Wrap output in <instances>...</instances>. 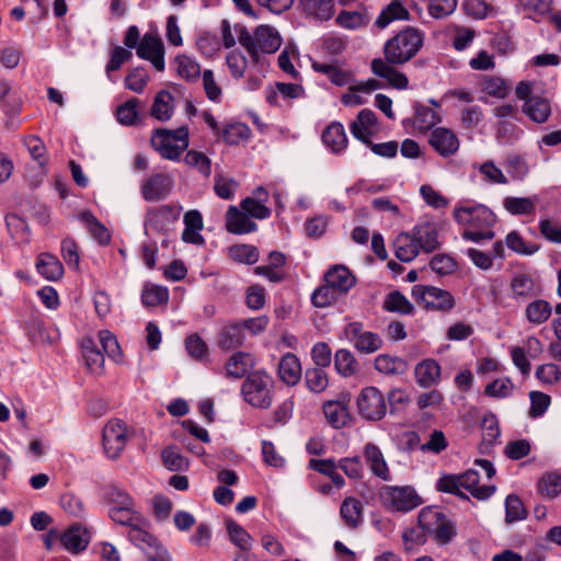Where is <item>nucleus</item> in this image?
<instances>
[{
	"instance_id": "obj_1",
	"label": "nucleus",
	"mask_w": 561,
	"mask_h": 561,
	"mask_svg": "<svg viewBox=\"0 0 561 561\" xmlns=\"http://www.w3.org/2000/svg\"><path fill=\"white\" fill-rule=\"evenodd\" d=\"M454 218L459 225L467 227L462 233L465 240L480 242L494 238V232L491 228L495 224V216L484 205L457 206L454 209Z\"/></svg>"
},
{
	"instance_id": "obj_2",
	"label": "nucleus",
	"mask_w": 561,
	"mask_h": 561,
	"mask_svg": "<svg viewBox=\"0 0 561 561\" xmlns=\"http://www.w3.org/2000/svg\"><path fill=\"white\" fill-rule=\"evenodd\" d=\"M480 476L477 470L469 469L462 474H445L437 481L436 489L439 492L454 494L468 500L461 491L465 489L478 500H486L495 492V485H479Z\"/></svg>"
},
{
	"instance_id": "obj_3",
	"label": "nucleus",
	"mask_w": 561,
	"mask_h": 561,
	"mask_svg": "<svg viewBox=\"0 0 561 561\" xmlns=\"http://www.w3.org/2000/svg\"><path fill=\"white\" fill-rule=\"evenodd\" d=\"M423 34L407 26L385 44V58L389 64L403 65L411 60L423 46Z\"/></svg>"
},
{
	"instance_id": "obj_4",
	"label": "nucleus",
	"mask_w": 561,
	"mask_h": 561,
	"mask_svg": "<svg viewBox=\"0 0 561 561\" xmlns=\"http://www.w3.org/2000/svg\"><path fill=\"white\" fill-rule=\"evenodd\" d=\"M273 390L274 380L263 370L250 373L241 386L244 401L257 409H268L272 405Z\"/></svg>"
},
{
	"instance_id": "obj_5",
	"label": "nucleus",
	"mask_w": 561,
	"mask_h": 561,
	"mask_svg": "<svg viewBox=\"0 0 561 561\" xmlns=\"http://www.w3.org/2000/svg\"><path fill=\"white\" fill-rule=\"evenodd\" d=\"M417 522L420 528L438 545H447L457 534L455 524L438 507L422 508Z\"/></svg>"
},
{
	"instance_id": "obj_6",
	"label": "nucleus",
	"mask_w": 561,
	"mask_h": 561,
	"mask_svg": "<svg viewBox=\"0 0 561 561\" xmlns=\"http://www.w3.org/2000/svg\"><path fill=\"white\" fill-rule=\"evenodd\" d=\"M151 144L162 158L179 161L182 152L188 147V128L180 127L175 130L158 128L153 133Z\"/></svg>"
},
{
	"instance_id": "obj_7",
	"label": "nucleus",
	"mask_w": 561,
	"mask_h": 561,
	"mask_svg": "<svg viewBox=\"0 0 561 561\" xmlns=\"http://www.w3.org/2000/svg\"><path fill=\"white\" fill-rule=\"evenodd\" d=\"M517 99L524 101L523 113L535 123L542 124L548 121L551 115L550 101L541 95L533 94L531 83L520 81L515 90Z\"/></svg>"
},
{
	"instance_id": "obj_8",
	"label": "nucleus",
	"mask_w": 561,
	"mask_h": 561,
	"mask_svg": "<svg viewBox=\"0 0 561 561\" xmlns=\"http://www.w3.org/2000/svg\"><path fill=\"white\" fill-rule=\"evenodd\" d=\"M380 499L389 511L397 513H408L422 504L421 496L410 485H385Z\"/></svg>"
},
{
	"instance_id": "obj_9",
	"label": "nucleus",
	"mask_w": 561,
	"mask_h": 561,
	"mask_svg": "<svg viewBox=\"0 0 561 561\" xmlns=\"http://www.w3.org/2000/svg\"><path fill=\"white\" fill-rule=\"evenodd\" d=\"M411 294L426 310L448 312L456 305L454 296L448 290L434 286L415 285Z\"/></svg>"
},
{
	"instance_id": "obj_10",
	"label": "nucleus",
	"mask_w": 561,
	"mask_h": 561,
	"mask_svg": "<svg viewBox=\"0 0 561 561\" xmlns=\"http://www.w3.org/2000/svg\"><path fill=\"white\" fill-rule=\"evenodd\" d=\"M359 415L367 421H379L387 413V402L382 392L374 386L360 390L356 399Z\"/></svg>"
},
{
	"instance_id": "obj_11",
	"label": "nucleus",
	"mask_w": 561,
	"mask_h": 561,
	"mask_svg": "<svg viewBox=\"0 0 561 561\" xmlns=\"http://www.w3.org/2000/svg\"><path fill=\"white\" fill-rule=\"evenodd\" d=\"M344 335L346 340L363 354H371L382 347V339L380 335L371 331H366L364 324L358 321L346 324Z\"/></svg>"
},
{
	"instance_id": "obj_12",
	"label": "nucleus",
	"mask_w": 561,
	"mask_h": 561,
	"mask_svg": "<svg viewBox=\"0 0 561 561\" xmlns=\"http://www.w3.org/2000/svg\"><path fill=\"white\" fill-rule=\"evenodd\" d=\"M129 438L128 427L124 421L110 420L102 433L103 447L110 458H117L126 447Z\"/></svg>"
},
{
	"instance_id": "obj_13",
	"label": "nucleus",
	"mask_w": 561,
	"mask_h": 561,
	"mask_svg": "<svg viewBox=\"0 0 561 561\" xmlns=\"http://www.w3.org/2000/svg\"><path fill=\"white\" fill-rule=\"evenodd\" d=\"M174 186V180L169 173H154L140 184V194L146 202L165 199Z\"/></svg>"
},
{
	"instance_id": "obj_14",
	"label": "nucleus",
	"mask_w": 561,
	"mask_h": 561,
	"mask_svg": "<svg viewBox=\"0 0 561 561\" xmlns=\"http://www.w3.org/2000/svg\"><path fill=\"white\" fill-rule=\"evenodd\" d=\"M428 144L444 159L454 157L460 148L458 136L446 127L433 128L428 136Z\"/></svg>"
},
{
	"instance_id": "obj_15",
	"label": "nucleus",
	"mask_w": 561,
	"mask_h": 561,
	"mask_svg": "<svg viewBox=\"0 0 561 561\" xmlns=\"http://www.w3.org/2000/svg\"><path fill=\"white\" fill-rule=\"evenodd\" d=\"M136 51L138 57L150 61L156 70H164V45L158 34L146 33Z\"/></svg>"
},
{
	"instance_id": "obj_16",
	"label": "nucleus",
	"mask_w": 561,
	"mask_h": 561,
	"mask_svg": "<svg viewBox=\"0 0 561 561\" xmlns=\"http://www.w3.org/2000/svg\"><path fill=\"white\" fill-rule=\"evenodd\" d=\"M181 210L182 207L175 205L152 208L147 213V222L157 231H168L178 221Z\"/></svg>"
},
{
	"instance_id": "obj_17",
	"label": "nucleus",
	"mask_w": 561,
	"mask_h": 561,
	"mask_svg": "<svg viewBox=\"0 0 561 561\" xmlns=\"http://www.w3.org/2000/svg\"><path fill=\"white\" fill-rule=\"evenodd\" d=\"M363 457L373 476L382 481H390L391 473L381 449L374 443H366L363 447Z\"/></svg>"
},
{
	"instance_id": "obj_18",
	"label": "nucleus",
	"mask_w": 561,
	"mask_h": 561,
	"mask_svg": "<svg viewBox=\"0 0 561 561\" xmlns=\"http://www.w3.org/2000/svg\"><path fill=\"white\" fill-rule=\"evenodd\" d=\"M510 288L512 297L519 302H526L540 295V286L525 273L515 275L510 283Z\"/></svg>"
},
{
	"instance_id": "obj_19",
	"label": "nucleus",
	"mask_w": 561,
	"mask_h": 561,
	"mask_svg": "<svg viewBox=\"0 0 561 561\" xmlns=\"http://www.w3.org/2000/svg\"><path fill=\"white\" fill-rule=\"evenodd\" d=\"M245 333L239 321H231L222 325L217 334V345L222 351H231L243 345Z\"/></svg>"
},
{
	"instance_id": "obj_20",
	"label": "nucleus",
	"mask_w": 561,
	"mask_h": 561,
	"mask_svg": "<svg viewBox=\"0 0 561 561\" xmlns=\"http://www.w3.org/2000/svg\"><path fill=\"white\" fill-rule=\"evenodd\" d=\"M226 229L233 234H245L255 231L257 225L244 211L229 206L226 211Z\"/></svg>"
},
{
	"instance_id": "obj_21",
	"label": "nucleus",
	"mask_w": 561,
	"mask_h": 561,
	"mask_svg": "<svg viewBox=\"0 0 561 561\" xmlns=\"http://www.w3.org/2000/svg\"><path fill=\"white\" fill-rule=\"evenodd\" d=\"M376 123V114L369 108H364L357 114L356 119L351 123L350 130L352 135L363 144H370L373 127Z\"/></svg>"
},
{
	"instance_id": "obj_22",
	"label": "nucleus",
	"mask_w": 561,
	"mask_h": 561,
	"mask_svg": "<svg viewBox=\"0 0 561 561\" xmlns=\"http://www.w3.org/2000/svg\"><path fill=\"white\" fill-rule=\"evenodd\" d=\"M322 410L327 422L334 428H343L351 422L347 402L343 400L327 401Z\"/></svg>"
},
{
	"instance_id": "obj_23",
	"label": "nucleus",
	"mask_w": 561,
	"mask_h": 561,
	"mask_svg": "<svg viewBox=\"0 0 561 561\" xmlns=\"http://www.w3.org/2000/svg\"><path fill=\"white\" fill-rule=\"evenodd\" d=\"M387 60L375 58L371 61V71L377 77L386 79L396 89H405L409 84L407 76L391 66Z\"/></svg>"
},
{
	"instance_id": "obj_24",
	"label": "nucleus",
	"mask_w": 561,
	"mask_h": 561,
	"mask_svg": "<svg viewBox=\"0 0 561 561\" xmlns=\"http://www.w3.org/2000/svg\"><path fill=\"white\" fill-rule=\"evenodd\" d=\"M324 282L343 296L355 285L356 278L344 265H335L325 273Z\"/></svg>"
},
{
	"instance_id": "obj_25",
	"label": "nucleus",
	"mask_w": 561,
	"mask_h": 561,
	"mask_svg": "<svg viewBox=\"0 0 561 561\" xmlns=\"http://www.w3.org/2000/svg\"><path fill=\"white\" fill-rule=\"evenodd\" d=\"M90 541V536L87 529L78 524H73L66 531L61 534L60 543L62 547L71 552L79 553L83 551Z\"/></svg>"
},
{
	"instance_id": "obj_26",
	"label": "nucleus",
	"mask_w": 561,
	"mask_h": 561,
	"mask_svg": "<svg viewBox=\"0 0 561 561\" xmlns=\"http://www.w3.org/2000/svg\"><path fill=\"white\" fill-rule=\"evenodd\" d=\"M255 365L254 356L247 352H236L232 354L226 365L225 371L227 377L240 379L252 369Z\"/></svg>"
},
{
	"instance_id": "obj_27",
	"label": "nucleus",
	"mask_w": 561,
	"mask_h": 561,
	"mask_svg": "<svg viewBox=\"0 0 561 561\" xmlns=\"http://www.w3.org/2000/svg\"><path fill=\"white\" fill-rule=\"evenodd\" d=\"M257 53L274 54L278 50L282 44L279 33L270 25H259L255 28Z\"/></svg>"
},
{
	"instance_id": "obj_28",
	"label": "nucleus",
	"mask_w": 561,
	"mask_h": 561,
	"mask_svg": "<svg viewBox=\"0 0 561 561\" xmlns=\"http://www.w3.org/2000/svg\"><path fill=\"white\" fill-rule=\"evenodd\" d=\"M415 380L422 388H430L440 380V366L434 359H424L415 366Z\"/></svg>"
},
{
	"instance_id": "obj_29",
	"label": "nucleus",
	"mask_w": 561,
	"mask_h": 561,
	"mask_svg": "<svg viewBox=\"0 0 561 561\" xmlns=\"http://www.w3.org/2000/svg\"><path fill=\"white\" fill-rule=\"evenodd\" d=\"M278 376L288 386H295L301 378V365L293 353L284 355L278 364Z\"/></svg>"
},
{
	"instance_id": "obj_30",
	"label": "nucleus",
	"mask_w": 561,
	"mask_h": 561,
	"mask_svg": "<svg viewBox=\"0 0 561 561\" xmlns=\"http://www.w3.org/2000/svg\"><path fill=\"white\" fill-rule=\"evenodd\" d=\"M340 514L348 528L356 529L363 523V504L358 499L347 496L341 504Z\"/></svg>"
},
{
	"instance_id": "obj_31",
	"label": "nucleus",
	"mask_w": 561,
	"mask_h": 561,
	"mask_svg": "<svg viewBox=\"0 0 561 561\" xmlns=\"http://www.w3.org/2000/svg\"><path fill=\"white\" fill-rule=\"evenodd\" d=\"M412 236L415 238L420 251L431 253L438 248L437 229L431 224L416 226L412 231Z\"/></svg>"
},
{
	"instance_id": "obj_32",
	"label": "nucleus",
	"mask_w": 561,
	"mask_h": 561,
	"mask_svg": "<svg viewBox=\"0 0 561 561\" xmlns=\"http://www.w3.org/2000/svg\"><path fill=\"white\" fill-rule=\"evenodd\" d=\"M323 144L333 152H341L346 148L347 137L341 123H331L322 133Z\"/></svg>"
},
{
	"instance_id": "obj_33",
	"label": "nucleus",
	"mask_w": 561,
	"mask_h": 561,
	"mask_svg": "<svg viewBox=\"0 0 561 561\" xmlns=\"http://www.w3.org/2000/svg\"><path fill=\"white\" fill-rule=\"evenodd\" d=\"M174 111L173 96L167 90L159 91L154 99L150 110V115L160 122L169 121Z\"/></svg>"
},
{
	"instance_id": "obj_34",
	"label": "nucleus",
	"mask_w": 561,
	"mask_h": 561,
	"mask_svg": "<svg viewBox=\"0 0 561 561\" xmlns=\"http://www.w3.org/2000/svg\"><path fill=\"white\" fill-rule=\"evenodd\" d=\"M397 259L401 262H411L421 252L412 233H400L393 241Z\"/></svg>"
},
{
	"instance_id": "obj_35",
	"label": "nucleus",
	"mask_w": 561,
	"mask_h": 561,
	"mask_svg": "<svg viewBox=\"0 0 561 561\" xmlns=\"http://www.w3.org/2000/svg\"><path fill=\"white\" fill-rule=\"evenodd\" d=\"M147 522L142 517L134 524L128 531V539L133 545L146 551L157 545L158 538L146 529Z\"/></svg>"
},
{
	"instance_id": "obj_36",
	"label": "nucleus",
	"mask_w": 561,
	"mask_h": 561,
	"mask_svg": "<svg viewBox=\"0 0 561 561\" xmlns=\"http://www.w3.org/2000/svg\"><path fill=\"white\" fill-rule=\"evenodd\" d=\"M37 272L48 280H57L64 274L60 261L48 253H42L36 262Z\"/></svg>"
},
{
	"instance_id": "obj_37",
	"label": "nucleus",
	"mask_w": 561,
	"mask_h": 561,
	"mask_svg": "<svg viewBox=\"0 0 561 561\" xmlns=\"http://www.w3.org/2000/svg\"><path fill=\"white\" fill-rule=\"evenodd\" d=\"M410 13L403 7V4L398 1H391L378 15L375 21V25L382 30L387 27L392 21L396 20H409Z\"/></svg>"
},
{
	"instance_id": "obj_38",
	"label": "nucleus",
	"mask_w": 561,
	"mask_h": 561,
	"mask_svg": "<svg viewBox=\"0 0 561 561\" xmlns=\"http://www.w3.org/2000/svg\"><path fill=\"white\" fill-rule=\"evenodd\" d=\"M336 23L347 30H357L365 27L370 22V15L366 10L363 11H346L343 10L336 16Z\"/></svg>"
},
{
	"instance_id": "obj_39",
	"label": "nucleus",
	"mask_w": 561,
	"mask_h": 561,
	"mask_svg": "<svg viewBox=\"0 0 561 561\" xmlns=\"http://www.w3.org/2000/svg\"><path fill=\"white\" fill-rule=\"evenodd\" d=\"M551 305L543 299H535L526 306L525 317L533 324H542L551 316Z\"/></svg>"
},
{
	"instance_id": "obj_40",
	"label": "nucleus",
	"mask_w": 561,
	"mask_h": 561,
	"mask_svg": "<svg viewBox=\"0 0 561 561\" xmlns=\"http://www.w3.org/2000/svg\"><path fill=\"white\" fill-rule=\"evenodd\" d=\"M382 308L388 312L400 314H412L414 310L413 305L399 290H392L386 295Z\"/></svg>"
},
{
	"instance_id": "obj_41",
	"label": "nucleus",
	"mask_w": 561,
	"mask_h": 561,
	"mask_svg": "<svg viewBox=\"0 0 561 561\" xmlns=\"http://www.w3.org/2000/svg\"><path fill=\"white\" fill-rule=\"evenodd\" d=\"M304 11L319 21H327L333 15V0H300Z\"/></svg>"
},
{
	"instance_id": "obj_42",
	"label": "nucleus",
	"mask_w": 561,
	"mask_h": 561,
	"mask_svg": "<svg viewBox=\"0 0 561 561\" xmlns=\"http://www.w3.org/2000/svg\"><path fill=\"white\" fill-rule=\"evenodd\" d=\"M440 122L439 114L423 104L414 105V125L419 130L427 131Z\"/></svg>"
},
{
	"instance_id": "obj_43",
	"label": "nucleus",
	"mask_w": 561,
	"mask_h": 561,
	"mask_svg": "<svg viewBox=\"0 0 561 561\" xmlns=\"http://www.w3.org/2000/svg\"><path fill=\"white\" fill-rule=\"evenodd\" d=\"M80 219L87 225L92 238L101 245H106L111 241V234L107 228L100 222L90 211H83Z\"/></svg>"
},
{
	"instance_id": "obj_44",
	"label": "nucleus",
	"mask_w": 561,
	"mask_h": 561,
	"mask_svg": "<svg viewBox=\"0 0 561 561\" xmlns=\"http://www.w3.org/2000/svg\"><path fill=\"white\" fill-rule=\"evenodd\" d=\"M334 366L336 371L343 377H351L358 371V362L348 350H337L334 355Z\"/></svg>"
},
{
	"instance_id": "obj_45",
	"label": "nucleus",
	"mask_w": 561,
	"mask_h": 561,
	"mask_svg": "<svg viewBox=\"0 0 561 561\" xmlns=\"http://www.w3.org/2000/svg\"><path fill=\"white\" fill-rule=\"evenodd\" d=\"M504 208L511 215H534L536 210V199L533 197H513L508 196L503 201Z\"/></svg>"
},
{
	"instance_id": "obj_46",
	"label": "nucleus",
	"mask_w": 561,
	"mask_h": 561,
	"mask_svg": "<svg viewBox=\"0 0 561 561\" xmlns=\"http://www.w3.org/2000/svg\"><path fill=\"white\" fill-rule=\"evenodd\" d=\"M82 355L90 371L100 374L103 370L104 355L95 347L91 339L83 341Z\"/></svg>"
},
{
	"instance_id": "obj_47",
	"label": "nucleus",
	"mask_w": 561,
	"mask_h": 561,
	"mask_svg": "<svg viewBox=\"0 0 561 561\" xmlns=\"http://www.w3.org/2000/svg\"><path fill=\"white\" fill-rule=\"evenodd\" d=\"M375 368L387 375H401L407 370V362L400 357L381 354L375 358Z\"/></svg>"
},
{
	"instance_id": "obj_48",
	"label": "nucleus",
	"mask_w": 561,
	"mask_h": 561,
	"mask_svg": "<svg viewBox=\"0 0 561 561\" xmlns=\"http://www.w3.org/2000/svg\"><path fill=\"white\" fill-rule=\"evenodd\" d=\"M110 518L118 525L131 527L136 524L142 515L135 510L134 505L111 507L108 511Z\"/></svg>"
},
{
	"instance_id": "obj_49",
	"label": "nucleus",
	"mask_w": 561,
	"mask_h": 561,
	"mask_svg": "<svg viewBox=\"0 0 561 561\" xmlns=\"http://www.w3.org/2000/svg\"><path fill=\"white\" fill-rule=\"evenodd\" d=\"M102 497L111 507L134 505L133 497L117 485L108 484L102 489Z\"/></svg>"
},
{
	"instance_id": "obj_50",
	"label": "nucleus",
	"mask_w": 561,
	"mask_h": 561,
	"mask_svg": "<svg viewBox=\"0 0 561 561\" xmlns=\"http://www.w3.org/2000/svg\"><path fill=\"white\" fill-rule=\"evenodd\" d=\"M537 490L540 495L553 499L561 493V474L550 472L543 474L537 482Z\"/></svg>"
},
{
	"instance_id": "obj_51",
	"label": "nucleus",
	"mask_w": 561,
	"mask_h": 561,
	"mask_svg": "<svg viewBox=\"0 0 561 561\" xmlns=\"http://www.w3.org/2000/svg\"><path fill=\"white\" fill-rule=\"evenodd\" d=\"M141 301L146 307L167 305L169 301V290L162 286L147 285L142 289Z\"/></svg>"
},
{
	"instance_id": "obj_52",
	"label": "nucleus",
	"mask_w": 561,
	"mask_h": 561,
	"mask_svg": "<svg viewBox=\"0 0 561 561\" xmlns=\"http://www.w3.org/2000/svg\"><path fill=\"white\" fill-rule=\"evenodd\" d=\"M312 69L325 75L335 85H345L348 82V73L334 64L312 61Z\"/></svg>"
},
{
	"instance_id": "obj_53",
	"label": "nucleus",
	"mask_w": 561,
	"mask_h": 561,
	"mask_svg": "<svg viewBox=\"0 0 561 561\" xmlns=\"http://www.w3.org/2000/svg\"><path fill=\"white\" fill-rule=\"evenodd\" d=\"M526 517L527 510L522 500L515 494L507 495L505 499V523L513 524L524 520Z\"/></svg>"
},
{
	"instance_id": "obj_54",
	"label": "nucleus",
	"mask_w": 561,
	"mask_h": 561,
	"mask_svg": "<svg viewBox=\"0 0 561 561\" xmlns=\"http://www.w3.org/2000/svg\"><path fill=\"white\" fill-rule=\"evenodd\" d=\"M229 256L238 263L251 265L257 262L260 253L252 244H234L229 248Z\"/></svg>"
},
{
	"instance_id": "obj_55",
	"label": "nucleus",
	"mask_w": 561,
	"mask_h": 561,
	"mask_svg": "<svg viewBox=\"0 0 561 561\" xmlns=\"http://www.w3.org/2000/svg\"><path fill=\"white\" fill-rule=\"evenodd\" d=\"M140 101L136 98L127 100L116 110V118L122 125H135L139 118L138 106Z\"/></svg>"
},
{
	"instance_id": "obj_56",
	"label": "nucleus",
	"mask_w": 561,
	"mask_h": 561,
	"mask_svg": "<svg viewBox=\"0 0 561 561\" xmlns=\"http://www.w3.org/2000/svg\"><path fill=\"white\" fill-rule=\"evenodd\" d=\"M226 526L230 540L241 550H249L252 545V538L249 533L233 519H227Z\"/></svg>"
},
{
	"instance_id": "obj_57",
	"label": "nucleus",
	"mask_w": 561,
	"mask_h": 561,
	"mask_svg": "<svg viewBox=\"0 0 561 561\" xmlns=\"http://www.w3.org/2000/svg\"><path fill=\"white\" fill-rule=\"evenodd\" d=\"M341 296L336 289L325 283L313 291L311 302L317 308H327L333 305Z\"/></svg>"
},
{
	"instance_id": "obj_58",
	"label": "nucleus",
	"mask_w": 561,
	"mask_h": 561,
	"mask_svg": "<svg viewBox=\"0 0 561 561\" xmlns=\"http://www.w3.org/2000/svg\"><path fill=\"white\" fill-rule=\"evenodd\" d=\"M250 136L251 129L243 123L228 124L222 130V139L228 145H237L249 139Z\"/></svg>"
},
{
	"instance_id": "obj_59",
	"label": "nucleus",
	"mask_w": 561,
	"mask_h": 561,
	"mask_svg": "<svg viewBox=\"0 0 561 561\" xmlns=\"http://www.w3.org/2000/svg\"><path fill=\"white\" fill-rule=\"evenodd\" d=\"M163 465L171 471H184L188 468V460L176 447H167L162 454Z\"/></svg>"
},
{
	"instance_id": "obj_60",
	"label": "nucleus",
	"mask_w": 561,
	"mask_h": 561,
	"mask_svg": "<svg viewBox=\"0 0 561 561\" xmlns=\"http://www.w3.org/2000/svg\"><path fill=\"white\" fill-rule=\"evenodd\" d=\"M176 71L180 77L192 80L197 79L201 75V67L193 58L187 55H179L175 57Z\"/></svg>"
},
{
	"instance_id": "obj_61",
	"label": "nucleus",
	"mask_w": 561,
	"mask_h": 561,
	"mask_svg": "<svg viewBox=\"0 0 561 561\" xmlns=\"http://www.w3.org/2000/svg\"><path fill=\"white\" fill-rule=\"evenodd\" d=\"M305 381L307 387L316 393L324 391L328 387L329 380L325 371L322 368H309L305 374Z\"/></svg>"
},
{
	"instance_id": "obj_62",
	"label": "nucleus",
	"mask_w": 561,
	"mask_h": 561,
	"mask_svg": "<svg viewBox=\"0 0 561 561\" xmlns=\"http://www.w3.org/2000/svg\"><path fill=\"white\" fill-rule=\"evenodd\" d=\"M185 348L195 360L202 362L208 356V346L197 333L185 339Z\"/></svg>"
},
{
	"instance_id": "obj_63",
	"label": "nucleus",
	"mask_w": 561,
	"mask_h": 561,
	"mask_svg": "<svg viewBox=\"0 0 561 561\" xmlns=\"http://www.w3.org/2000/svg\"><path fill=\"white\" fill-rule=\"evenodd\" d=\"M99 336L104 353L114 362H121L123 358V354L115 335H113L107 330H103L100 332Z\"/></svg>"
},
{
	"instance_id": "obj_64",
	"label": "nucleus",
	"mask_w": 561,
	"mask_h": 561,
	"mask_svg": "<svg viewBox=\"0 0 561 561\" xmlns=\"http://www.w3.org/2000/svg\"><path fill=\"white\" fill-rule=\"evenodd\" d=\"M184 161L187 165L195 168L204 176H209L211 172V163L205 153L196 150H190L185 154Z\"/></svg>"
}]
</instances>
